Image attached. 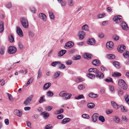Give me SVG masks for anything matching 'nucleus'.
Wrapping results in <instances>:
<instances>
[{
  "instance_id": "1",
  "label": "nucleus",
  "mask_w": 129,
  "mask_h": 129,
  "mask_svg": "<svg viewBox=\"0 0 129 129\" xmlns=\"http://www.w3.org/2000/svg\"><path fill=\"white\" fill-rule=\"evenodd\" d=\"M20 22L24 28H26L28 27V22L26 18L24 17L21 18L20 19Z\"/></svg>"
},
{
  "instance_id": "2",
  "label": "nucleus",
  "mask_w": 129,
  "mask_h": 129,
  "mask_svg": "<svg viewBox=\"0 0 129 129\" xmlns=\"http://www.w3.org/2000/svg\"><path fill=\"white\" fill-rule=\"evenodd\" d=\"M118 85L123 88L124 90H126L127 88V86L124 81L122 79L119 80L118 82Z\"/></svg>"
},
{
  "instance_id": "3",
  "label": "nucleus",
  "mask_w": 129,
  "mask_h": 129,
  "mask_svg": "<svg viewBox=\"0 0 129 129\" xmlns=\"http://www.w3.org/2000/svg\"><path fill=\"white\" fill-rule=\"evenodd\" d=\"M17 51L16 48L14 46H10L9 47L8 53L10 54H13L15 53Z\"/></svg>"
},
{
  "instance_id": "4",
  "label": "nucleus",
  "mask_w": 129,
  "mask_h": 129,
  "mask_svg": "<svg viewBox=\"0 0 129 129\" xmlns=\"http://www.w3.org/2000/svg\"><path fill=\"white\" fill-rule=\"evenodd\" d=\"M33 96V95H31L28 97L24 102L23 104L26 106L29 105L30 104V102L32 100Z\"/></svg>"
},
{
  "instance_id": "5",
  "label": "nucleus",
  "mask_w": 129,
  "mask_h": 129,
  "mask_svg": "<svg viewBox=\"0 0 129 129\" xmlns=\"http://www.w3.org/2000/svg\"><path fill=\"white\" fill-rule=\"evenodd\" d=\"M113 21L116 23H119L122 20V17L120 15H117L114 16L113 18Z\"/></svg>"
},
{
  "instance_id": "6",
  "label": "nucleus",
  "mask_w": 129,
  "mask_h": 129,
  "mask_svg": "<svg viewBox=\"0 0 129 129\" xmlns=\"http://www.w3.org/2000/svg\"><path fill=\"white\" fill-rule=\"evenodd\" d=\"M74 45V43L72 41L66 43L64 46L65 49H67L72 48Z\"/></svg>"
},
{
  "instance_id": "7",
  "label": "nucleus",
  "mask_w": 129,
  "mask_h": 129,
  "mask_svg": "<svg viewBox=\"0 0 129 129\" xmlns=\"http://www.w3.org/2000/svg\"><path fill=\"white\" fill-rule=\"evenodd\" d=\"M113 43L111 41L108 42L106 44V48L108 49L109 50H112L113 49Z\"/></svg>"
},
{
  "instance_id": "8",
  "label": "nucleus",
  "mask_w": 129,
  "mask_h": 129,
  "mask_svg": "<svg viewBox=\"0 0 129 129\" xmlns=\"http://www.w3.org/2000/svg\"><path fill=\"white\" fill-rule=\"evenodd\" d=\"M96 41L93 38H91L88 39L87 41V43L91 45H94L95 44Z\"/></svg>"
},
{
  "instance_id": "9",
  "label": "nucleus",
  "mask_w": 129,
  "mask_h": 129,
  "mask_svg": "<svg viewBox=\"0 0 129 129\" xmlns=\"http://www.w3.org/2000/svg\"><path fill=\"white\" fill-rule=\"evenodd\" d=\"M16 31L19 36L20 37H22L23 36V31L22 29L19 27H16Z\"/></svg>"
},
{
  "instance_id": "10",
  "label": "nucleus",
  "mask_w": 129,
  "mask_h": 129,
  "mask_svg": "<svg viewBox=\"0 0 129 129\" xmlns=\"http://www.w3.org/2000/svg\"><path fill=\"white\" fill-rule=\"evenodd\" d=\"M39 17L41 19L43 20V21H45L47 19L46 15L43 13H40L39 14Z\"/></svg>"
},
{
  "instance_id": "11",
  "label": "nucleus",
  "mask_w": 129,
  "mask_h": 129,
  "mask_svg": "<svg viewBox=\"0 0 129 129\" xmlns=\"http://www.w3.org/2000/svg\"><path fill=\"white\" fill-rule=\"evenodd\" d=\"M85 35V33L83 31H81L78 33V36L80 40L83 39Z\"/></svg>"
},
{
  "instance_id": "12",
  "label": "nucleus",
  "mask_w": 129,
  "mask_h": 129,
  "mask_svg": "<svg viewBox=\"0 0 129 129\" xmlns=\"http://www.w3.org/2000/svg\"><path fill=\"white\" fill-rule=\"evenodd\" d=\"M121 26L123 30H128V27L125 23L123 22H122L121 23Z\"/></svg>"
},
{
  "instance_id": "13",
  "label": "nucleus",
  "mask_w": 129,
  "mask_h": 129,
  "mask_svg": "<svg viewBox=\"0 0 129 129\" xmlns=\"http://www.w3.org/2000/svg\"><path fill=\"white\" fill-rule=\"evenodd\" d=\"M96 74L95 76V77L97 78L101 79L103 78L104 75L103 73L101 72H100L98 71L97 73H96Z\"/></svg>"
},
{
  "instance_id": "14",
  "label": "nucleus",
  "mask_w": 129,
  "mask_h": 129,
  "mask_svg": "<svg viewBox=\"0 0 129 129\" xmlns=\"http://www.w3.org/2000/svg\"><path fill=\"white\" fill-rule=\"evenodd\" d=\"M14 114L18 116L21 117L22 114V111H21L16 109L15 110L14 112Z\"/></svg>"
},
{
  "instance_id": "15",
  "label": "nucleus",
  "mask_w": 129,
  "mask_h": 129,
  "mask_svg": "<svg viewBox=\"0 0 129 129\" xmlns=\"http://www.w3.org/2000/svg\"><path fill=\"white\" fill-rule=\"evenodd\" d=\"M125 48L126 47L124 45H121L120 47L118 49V50L119 52L121 53L125 50Z\"/></svg>"
},
{
  "instance_id": "16",
  "label": "nucleus",
  "mask_w": 129,
  "mask_h": 129,
  "mask_svg": "<svg viewBox=\"0 0 129 129\" xmlns=\"http://www.w3.org/2000/svg\"><path fill=\"white\" fill-rule=\"evenodd\" d=\"M51 85V83L49 82L46 83L44 85L43 87V89L44 90H46L48 89Z\"/></svg>"
},
{
  "instance_id": "17",
  "label": "nucleus",
  "mask_w": 129,
  "mask_h": 129,
  "mask_svg": "<svg viewBox=\"0 0 129 129\" xmlns=\"http://www.w3.org/2000/svg\"><path fill=\"white\" fill-rule=\"evenodd\" d=\"M88 71L89 72H93L96 74L98 72L99 70L96 68H92L89 69Z\"/></svg>"
},
{
  "instance_id": "18",
  "label": "nucleus",
  "mask_w": 129,
  "mask_h": 129,
  "mask_svg": "<svg viewBox=\"0 0 129 129\" xmlns=\"http://www.w3.org/2000/svg\"><path fill=\"white\" fill-rule=\"evenodd\" d=\"M93 64L95 66H98L100 64V61L98 59L94 60L93 61Z\"/></svg>"
},
{
  "instance_id": "19",
  "label": "nucleus",
  "mask_w": 129,
  "mask_h": 129,
  "mask_svg": "<svg viewBox=\"0 0 129 129\" xmlns=\"http://www.w3.org/2000/svg\"><path fill=\"white\" fill-rule=\"evenodd\" d=\"M67 52V51L66 50H62L60 51L58 53V56L59 57L62 56Z\"/></svg>"
},
{
  "instance_id": "20",
  "label": "nucleus",
  "mask_w": 129,
  "mask_h": 129,
  "mask_svg": "<svg viewBox=\"0 0 129 129\" xmlns=\"http://www.w3.org/2000/svg\"><path fill=\"white\" fill-rule=\"evenodd\" d=\"M70 121L71 119L70 118H66L63 119L61 121V122L62 124H64L68 122H70Z\"/></svg>"
},
{
  "instance_id": "21",
  "label": "nucleus",
  "mask_w": 129,
  "mask_h": 129,
  "mask_svg": "<svg viewBox=\"0 0 129 129\" xmlns=\"http://www.w3.org/2000/svg\"><path fill=\"white\" fill-rule=\"evenodd\" d=\"M98 116V114L97 113H94L93 115L92 118L93 121L96 122L97 121Z\"/></svg>"
},
{
  "instance_id": "22",
  "label": "nucleus",
  "mask_w": 129,
  "mask_h": 129,
  "mask_svg": "<svg viewBox=\"0 0 129 129\" xmlns=\"http://www.w3.org/2000/svg\"><path fill=\"white\" fill-rule=\"evenodd\" d=\"M72 94L71 93H68L66 92L64 97L66 100L69 99L72 96Z\"/></svg>"
},
{
  "instance_id": "23",
  "label": "nucleus",
  "mask_w": 129,
  "mask_h": 129,
  "mask_svg": "<svg viewBox=\"0 0 129 129\" xmlns=\"http://www.w3.org/2000/svg\"><path fill=\"white\" fill-rule=\"evenodd\" d=\"M41 115L43 116L44 118H46L49 116V114L46 112L45 111L42 113Z\"/></svg>"
},
{
  "instance_id": "24",
  "label": "nucleus",
  "mask_w": 129,
  "mask_h": 129,
  "mask_svg": "<svg viewBox=\"0 0 129 129\" xmlns=\"http://www.w3.org/2000/svg\"><path fill=\"white\" fill-rule=\"evenodd\" d=\"M92 56V55L91 54L87 53H85L84 55V58L87 59L91 58Z\"/></svg>"
},
{
  "instance_id": "25",
  "label": "nucleus",
  "mask_w": 129,
  "mask_h": 129,
  "mask_svg": "<svg viewBox=\"0 0 129 129\" xmlns=\"http://www.w3.org/2000/svg\"><path fill=\"white\" fill-rule=\"evenodd\" d=\"M88 95L89 97L92 98H96L99 96L98 94H95L93 92H92L89 93Z\"/></svg>"
},
{
  "instance_id": "26",
  "label": "nucleus",
  "mask_w": 129,
  "mask_h": 129,
  "mask_svg": "<svg viewBox=\"0 0 129 129\" xmlns=\"http://www.w3.org/2000/svg\"><path fill=\"white\" fill-rule=\"evenodd\" d=\"M60 63L58 65L59 69L61 70L64 69L66 68L64 64L61 63L60 62Z\"/></svg>"
},
{
  "instance_id": "27",
  "label": "nucleus",
  "mask_w": 129,
  "mask_h": 129,
  "mask_svg": "<svg viewBox=\"0 0 129 129\" xmlns=\"http://www.w3.org/2000/svg\"><path fill=\"white\" fill-rule=\"evenodd\" d=\"M111 104L113 107L116 109H117L119 108L118 105L114 101L111 102Z\"/></svg>"
},
{
  "instance_id": "28",
  "label": "nucleus",
  "mask_w": 129,
  "mask_h": 129,
  "mask_svg": "<svg viewBox=\"0 0 129 129\" xmlns=\"http://www.w3.org/2000/svg\"><path fill=\"white\" fill-rule=\"evenodd\" d=\"M82 29L83 30L88 31V26L87 24H85L83 25L82 27Z\"/></svg>"
},
{
  "instance_id": "29",
  "label": "nucleus",
  "mask_w": 129,
  "mask_h": 129,
  "mask_svg": "<svg viewBox=\"0 0 129 129\" xmlns=\"http://www.w3.org/2000/svg\"><path fill=\"white\" fill-rule=\"evenodd\" d=\"M68 4L70 7H72L74 6V3L73 0H68Z\"/></svg>"
},
{
  "instance_id": "30",
  "label": "nucleus",
  "mask_w": 129,
  "mask_h": 129,
  "mask_svg": "<svg viewBox=\"0 0 129 129\" xmlns=\"http://www.w3.org/2000/svg\"><path fill=\"white\" fill-rule=\"evenodd\" d=\"M112 76L114 77H118L121 76V74L119 72H115L113 73Z\"/></svg>"
},
{
  "instance_id": "31",
  "label": "nucleus",
  "mask_w": 129,
  "mask_h": 129,
  "mask_svg": "<svg viewBox=\"0 0 129 129\" xmlns=\"http://www.w3.org/2000/svg\"><path fill=\"white\" fill-rule=\"evenodd\" d=\"M113 64L114 66L116 68H119L120 67V63L117 61H114L113 62Z\"/></svg>"
},
{
  "instance_id": "32",
  "label": "nucleus",
  "mask_w": 129,
  "mask_h": 129,
  "mask_svg": "<svg viewBox=\"0 0 129 129\" xmlns=\"http://www.w3.org/2000/svg\"><path fill=\"white\" fill-rule=\"evenodd\" d=\"M106 16V13H104L98 14L97 16V17L98 18L100 19L103 18Z\"/></svg>"
},
{
  "instance_id": "33",
  "label": "nucleus",
  "mask_w": 129,
  "mask_h": 129,
  "mask_svg": "<svg viewBox=\"0 0 129 129\" xmlns=\"http://www.w3.org/2000/svg\"><path fill=\"white\" fill-rule=\"evenodd\" d=\"M60 74V72L57 71L55 73L54 75V77L55 78H56L58 77Z\"/></svg>"
},
{
  "instance_id": "34",
  "label": "nucleus",
  "mask_w": 129,
  "mask_h": 129,
  "mask_svg": "<svg viewBox=\"0 0 129 129\" xmlns=\"http://www.w3.org/2000/svg\"><path fill=\"white\" fill-rule=\"evenodd\" d=\"M4 23L2 22H0V33H2L4 30Z\"/></svg>"
},
{
  "instance_id": "35",
  "label": "nucleus",
  "mask_w": 129,
  "mask_h": 129,
  "mask_svg": "<svg viewBox=\"0 0 129 129\" xmlns=\"http://www.w3.org/2000/svg\"><path fill=\"white\" fill-rule=\"evenodd\" d=\"M64 110L63 109H61L59 110L56 111L55 112V114H59L62 113L63 112Z\"/></svg>"
},
{
  "instance_id": "36",
  "label": "nucleus",
  "mask_w": 129,
  "mask_h": 129,
  "mask_svg": "<svg viewBox=\"0 0 129 129\" xmlns=\"http://www.w3.org/2000/svg\"><path fill=\"white\" fill-rule=\"evenodd\" d=\"M60 63L59 61L53 62L51 63V65L53 67H55L57 65H58V64Z\"/></svg>"
},
{
  "instance_id": "37",
  "label": "nucleus",
  "mask_w": 129,
  "mask_h": 129,
  "mask_svg": "<svg viewBox=\"0 0 129 129\" xmlns=\"http://www.w3.org/2000/svg\"><path fill=\"white\" fill-rule=\"evenodd\" d=\"M107 57L108 58L110 59H114L115 58V55L111 54H107Z\"/></svg>"
},
{
  "instance_id": "38",
  "label": "nucleus",
  "mask_w": 129,
  "mask_h": 129,
  "mask_svg": "<svg viewBox=\"0 0 129 129\" xmlns=\"http://www.w3.org/2000/svg\"><path fill=\"white\" fill-rule=\"evenodd\" d=\"M117 91L118 94L120 96L122 95L123 94V91L121 89L119 88L117 90Z\"/></svg>"
},
{
  "instance_id": "39",
  "label": "nucleus",
  "mask_w": 129,
  "mask_h": 129,
  "mask_svg": "<svg viewBox=\"0 0 129 129\" xmlns=\"http://www.w3.org/2000/svg\"><path fill=\"white\" fill-rule=\"evenodd\" d=\"M84 81V79H83L80 77H78L76 80V82L77 83H79Z\"/></svg>"
},
{
  "instance_id": "40",
  "label": "nucleus",
  "mask_w": 129,
  "mask_h": 129,
  "mask_svg": "<svg viewBox=\"0 0 129 129\" xmlns=\"http://www.w3.org/2000/svg\"><path fill=\"white\" fill-rule=\"evenodd\" d=\"M48 12L51 19L52 20L54 19V17L53 13L51 11H49Z\"/></svg>"
},
{
  "instance_id": "41",
  "label": "nucleus",
  "mask_w": 129,
  "mask_h": 129,
  "mask_svg": "<svg viewBox=\"0 0 129 129\" xmlns=\"http://www.w3.org/2000/svg\"><path fill=\"white\" fill-rule=\"evenodd\" d=\"M87 76L91 79H93L95 78V76L94 75L89 73L87 75Z\"/></svg>"
},
{
  "instance_id": "42",
  "label": "nucleus",
  "mask_w": 129,
  "mask_h": 129,
  "mask_svg": "<svg viewBox=\"0 0 129 129\" xmlns=\"http://www.w3.org/2000/svg\"><path fill=\"white\" fill-rule=\"evenodd\" d=\"M34 79L33 78H30L29 80L27 81V83L26 84V86H28L30 83H31L33 82Z\"/></svg>"
},
{
  "instance_id": "43",
  "label": "nucleus",
  "mask_w": 129,
  "mask_h": 129,
  "mask_svg": "<svg viewBox=\"0 0 129 129\" xmlns=\"http://www.w3.org/2000/svg\"><path fill=\"white\" fill-rule=\"evenodd\" d=\"M87 105L89 108L91 109L93 108L94 107V104L92 103H89Z\"/></svg>"
},
{
  "instance_id": "44",
  "label": "nucleus",
  "mask_w": 129,
  "mask_h": 129,
  "mask_svg": "<svg viewBox=\"0 0 129 129\" xmlns=\"http://www.w3.org/2000/svg\"><path fill=\"white\" fill-rule=\"evenodd\" d=\"M5 50V47L3 46L1 48V50H0V54L2 55H3L4 53Z\"/></svg>"
},
{
  "instance_id": "45",
  "label": "nucleus",
  "mask_w": 129,
  "mask_h": 129,
  "mask_svg": "<svg viewBox=\"0 0 129 129\" xmlns=\"http://www.w3.org/2000/svg\"><path fill=\"white\" fill-rule=\"evenodd\" d=\"M60 4L62 7H63L66 6V1H61L59 3Z\"/></svg>"
},
{
  "instance_id": "46",
  "label": "nucleus",
  "mask_w": 129,
  "mask_h": 129,
  "mask_svg": "<svg viewBox=\"0 0 129 129\" xmlns=\"http://www.w3.org/2000/svg\"><path fill=\"white\" fill-rule=\"evenodd\" d=\"M53 95V93L51 91H48L47 93V95L48 96H52Z\"/></svg>"
},
{
  "instance_id": "47",
  "label": "nucleus",
  "mask_w": 129,
  "mask_h": 129,
  "mask_svg": "<svg viewBox=\"0 0 129 129\" xmlns=\"http://www.w3.org/2000/svg\"><path fill=\"white\" fill-rule=\"evenodd\" d=\"M81 56L80 55H78L74 56L73 59L74 60H79L81 58Z\"/></svg>"
},
{
  "instance_id": "48",
  "label": "nucleus",
  "mask_w": 129,
  "mask_h": 129,
  "mask_svg": "<svg viewBox=\"0 0 129 129\" xmlns=\"http://www.w3.org/2000/svg\"><path fill=\"white\" fill-rule=\"evenodd\" d=\"M9 41L11 42H12L14 41V39L12 35H11L9 37Z\"/></svg>"
},
{
  "instance_id": "49",
  "label": "nucleus",
  "mask_w": 129,
  "mask_h": 129,
  "mask_svg": "<svg viewBox=\"0 0 129 129\" xmlns=\"http://www.w3.org/2000/svg\"><path fill=\"white\" fill-rule=\"evenodd\" d=\"M82 116L84 118L86 119H89L90 118L89 115L86 114H83Z\"/></svg>"
},
{
  "instance_id": "50",
  "label": "nucleus",
  "mask_w": 129,
  "mask_h": 129,
  "mask_svg": "<svg viewBox=\"0 0 129 129\" xmlns=\"http://www.w3.org/2000/svg\"><path fill=\"white\" fill-rule=\"evenodd\" d=\"M42 75V73L41 70L40 69H39L38 71V76L37 77V78L39 79L41 77Z\"/></svg>"
},
{
  "instance_id": "51",
  "label": "nucleus",
  "mask_w": 129,
  "mask_h": 129,
  "mask_svg": "<svg viewBox=\"0 0 129 129\" xmlns=\"http://www.w3.org/2000/svg\"><path fill=\"white\" fill-rule=\"evenodd\" d=\"M99 119L102 122H104L105 121V119L104 117L102 116H100L99 117Z\"/></svg>"
},
{
  "instance_id": "52",
  "label": "nucleus",
  "mask_w": 129,
  "mask_h": 129,
  "mask_svg": "<svg viewBox=\"0 0 129 129\" xmlns=\"http://www.w3.org/2000/svg\"><path fill=\"white\" fill-rule=\"evenodd\" d=\"M45 100L44 99V96H43L41 97L39 101V102L40 103H41L44 102V101H45Z\"/></svg>"
},
{
  "instance_id": "53",
  "label": "nucleus",
  "mask_w": 129,
  "mask_h": 129,
  "mask_svg": "<svg viewBox=\"0 0 129 129\" xmlns=\"http://www.w3.org/2000/svg\"><path fill=\"white\" fill-rule=\"evenodd\" d=\"M113 119L117 123H119L120 121L119 118L117 116L114 117Z\"/></svg>"
},
{
  "instance_id": "54",
  "label": "nucleus",
  "mask_w": 129,
  "mask_h": 129,
  "mask_svg": "<svg viewBox=\"0 0 129 129\" xmlns=\"http://www.w3.org/2000/svg\"><path fill=\"white\" fill-rule=\"evenodd\" d=\"M124 98L126 101L129 105V96L128 95H126Z\"/></svg>"
},
{
  "instance_id": "55",
  "label": "nucleus",
  "mask_w": 129,
  "mask_h": 129,
  "mask_svg": "<svg viewBox=\"0 0 129 129\" xmlns=\"http://www.w3.org/2000/svg\"><path fill=\"white\" fill-rule=\"evenodd\" d=\"M84 97L83 95H78L77 97H75V99H76L79 100L82 99H84Z\"/></svg>"
},
{
  "instance_id": "56",
  "label": "nucleus",
  "mask_w": 129,
  "mask_h": 129,
  "mask_svg": "<svg viewBox=\"0 0 129 129\" xmlns=\"http://www.w3.org/2000/svg\"><path fill=\"white\" fill-rule=\"evenodd\" d=\"M121 119L122 120L124 121L125 122H127L128 119L124 115L122 116L121 117Z\"/></svg>"
},
{
  "instance_id": "57",
  "label": "nucleus",
  "mask_w": 129,
  "mask_h": 129,
  "mask_svg": "<svg viewBox=\"0 0 129 129\" xmlns=\"http://www.w3.org/2000/svg\"><path fill=\"white\" fill-rule=\"evenodd\" d=\"M85 88V86L82 84H80L78 86V88L81 90Z\"/></svg>"
},
{
  "instance_id": "58",
  "label": "nucleus",
  "mask_w": 129,
  "mask_h": 129,
  "mask_svg": "<svg viewBox=\"0 0 129 129\" xmlns=\"http://www.w3.org/2000/svg\"><path fill=\"white\" fill-rule=\"evenodd\" d=\"M123 55L126 58H127L129 56V52L128 51H126L125 53L123 54Z\"/></svg>"
},
{
  "instance_id": "59",
  "label": "nucleus",
  "mask_w": 129,
  "mask_h": 129,
  "mask_svg": "<svg viewBox=\"0 0 129 129\" xmlns=\"http://www.w3.org/2000/svg\"><path fill=\"white\" fill-rule=\"evenodd\" d=\"M52 126L51 124H49L47 125L45 127V129H52Z\"/></svg>"
},
{
  "instance_id": "60",
  "label": "nucleus",
  "mask_w": 129,
  "mask_h": 129,
  "mask_svg": "<svg viewBox=\"0 0 129 129\" xmlns=\"http://www.w3.org/2000/svg\"><path fill=\"white\" fill-rule=\"evenodd\" d=\"M105 80L107 82H113V81L112 80V79L111 78H109L106 79Z\"/></svg>"
},
{
  "instance_id": "61",
  "label": "nucleus",
  "mask_w": 129,
  "mask_h": 129,
  "mask_svg": "<svg viewBox=\"0 0 129 129\" xmlns=\"http://www.w3.org/2000/svg\"><path fill=\"white\" fill-rule=\"evenodd\" d=\"M121 110L123 112H126L127 111V110L126 108H124V106H120Z\"/></svg>"
},
{
  "instance_id": "62",
  "label": "nucleus",
  "mask_w": 129,
  "mask_h": 129,
  "mask_svg": "<svg viewBox=\"0 0 129 129\" xmlns=\"http://www.w3.org/2000/svg\"><path fill=\"white\" fill-rule=\"evenodd\" d=\"M64 117L63 115L62 114H60L58 115L57 116V118L59 119H62Z\"/></svg>"
},
{
  "instance_id": "63",
  "label": "nucleus",
  "mask_w": 129,
  "mask_h": 129,
  "mask_svg": "<svg viewBox=\"0 0 129 129\" xmlns=\"http://www.w3.org/2000/svg\"><path fill=\"white\" fill-rule=\"evenodd\" d=\"M101 68L102 72L106 71L107 70V69L103 66H101Z\"/></svg>"
},
{
  "instance_id": "64",
  "label": "nucleus",
  "mask_w": 129,
  "mask_h": 129,
  "mask_svg": "<svg viewBox=\"0 0 129 129\" xmlns=\"http://www.w3.org/2000/svg\"><path fill=\"white\" fill-rule=\"evenodd\" d=\"M113 39L115 41H117L119 39V37L117 35H115L113 36Z\"/></svg>"
}]
</instances>
